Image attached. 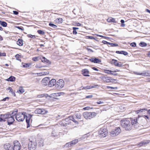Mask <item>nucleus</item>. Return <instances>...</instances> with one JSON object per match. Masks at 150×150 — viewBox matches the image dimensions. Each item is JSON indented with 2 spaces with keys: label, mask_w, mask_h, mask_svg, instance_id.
Wrapping results in <instances>:
<instances>
[{
  "label": "nucleus",
  "mask_w": 150,
  "mask_h": 150,
  "mask_svg": "<svg viewBox=\"0 0 150 150\" xmlns=\"http://www.w3.org/2000/svg\"><path fill=\"white\" fill-rule=\"evenodd\" d=\"M97 114L95 112H86L83 113V115L84 117L87 120H90L96 116Z\"/></svg>",
  "instance_id": "obj_2"
},
{
  "label": "nucleus",
  "mask_w": 150,
  "mask_h": 150,
  "mask_svg": "<svg viewBox=\"0 0 150 150\" xmlns=\"http://www.w3.org/2000/svg\"><path fill=\"white\" fill-rule=\"evenodd\" d=\"M141 120H142V119L139 116L138 118L133 120L131 122L129 120L125 119L121 121V124L122 126L127 130H130L132 129V125L134 128L139 129H141L140 128L141 126L143 124V122L141 121Z\"/></svg>",
  "instance_id": "obj_1"
},
{
  "label": "nucleus",
  "mask_w": 150,
  "mask_h": 150,
  "mask_svg": "<svg viewBox=\"0 0 150 150\" xmlns=\"http://www.w3.org/2000/svg\"><path fill=\"white\" fill-rule=\"evenodd\" d=\"M109 88H110V89H117V87H109Z\"/></svg>",
  "instance_id": "obj_63"
},
{
  "label": "nucleus",
  "mask_w": 150,
  "mask_h": 150,
  "mask_svg": "<svg viewBox=\"0 0 150 150\" xmlns=\"http://www.w3.org/2000/svg\"><path fill=\"white\" fill-rule=\"evenodd\" d=\"M76 117L78 119H81V115L80 114H77L76 115Z\"/></svg>",
  "instance_id": "obj_49"
},
{
  "label": "nucleus",
  "mask_w": 150,
  "mask_h": 150,
  "mask_svg": "<svg viewBox=\"0 0 150 150\" xmlns=\"http://www.w3.org/2000/svg\"><path fill=\"white\" fill-rule=\"evenodd\" d=\"M16 28L22 30H24L23 28L21 27H20V26H16Z\"/></svg>",
  "instance_id": "obj_50"
},
{
  "label": "nucleus",
  "mask_w": 150,
  "mask_h": 150,
  "mask_svg": "<svg viewBox=\"0 0 150 150\" xmlns=\"http://www.w3.org/2000/svg\"><path fill=\"white\" fill-rule=\"evenodd\" d=\"M13 14L16 15H17L18 13V12L16 11H13Z\"/></svg>",
  "instance_id": "obj_58"
},
{
  "label": "nucleus",
  "mask_w": 150,
  "mask_h": 150,
  "mask_svg": "<svg viewBox=\"0 0 150 150\" xmlns=\"http://www.w3.org/2000/svg\"><path fill=\"white\" fill-rule=\"evenodd\" d=\"M4 149L6 150H12V145L9 143H6L4 145Z\"/></svg>",
  "instance_id": "obj_15"
},
{
  "label": "nucleus",
  "mask_w": 150,
  "mask_h": 150,
  "mask_svg": "<svg viewBox=\"0 0 150 150\" xmlns=\"http://www.w3.org/2000/svg\"><path fill=\"white\" fill-rule=\"evenodd\" d=\"M64 122L66 124L69 125L70 124L71 122V120L69 119V117L68 118L65 119L64 121Z\"/></svg>",
  "instance_id": "obj_21"
},
{
  "label": "nucleus",
  "mask_w": 150,
  "mask_h": 150,
  "mask_svg": "<svg viewBox=\"0 0 150 150\" xmlns=\"http://www.w3.org/2000/svg\"><path fill=\"white\" fill-rule=\"evenodd\" d=\"M60 93H55L52 94L53 96H60Z\"/></svg>",
  "instance_id": "obj_43"
},
{
  "label": "nucleus",
  "mask_w": 150,
  "mask_h": 150,
  "mask_svg": "<svg viewBox=\"0 0 150 150\" xmlns=\"http://www.w3.org/2000/svg\"><path fill=\"white\" fill-rule=\"evenodd\" d=\"M98 85H95L94 86H87L85 87H84V89H89L93 88H96L97 86H98Z\"/></svg>",
  "instance_id": "obj_26"
},
{
  "label": "nucleus",
  "mask_w": 150,
  "mask_h": 150,
  "mask_svg": "<svg viewBox=\"0 0 150 150\" xmlns=\"http://www.w3.org/2000/svg\"><path fill=\"white\" fill-rule=\"evenodd\" d=\"M3 116H4L5 119L7 120L8 117L10 116V115L8 113L5 115H3Z\"/></svg>",
  "instance_id": "obj_37"
},
{
  "label": "nucleus",
  "mask_w": 150,
  "mask_h": 150,
  "mask_svg": "<svg viewBox=\"0 0 150 150\" xmlns=\"http://www.w3.org/2000/svg\"><path fill=\"white\" fill-rule=\"evenodd\" d=\"M135 74H137V75H141L142 76H147V75H146V73H138L137 72L135 73Z\"/></svg>",
  "instance_id": "obj_42"
},
{
  "label": "nucleus",
  "mask_w": 150,
  "mask_h": 150,
  "mask_svg": "<svg viewBox=\"0 0 150 150\" xmlns=\"http://www.w3.org/2000/svg\"><path fill=\"white\" fill-rule=\"evenodd\" d=\"M37 32L39 34L42 35H44L45 33V32L42 30H38Z\"/></svg>",
  "instance_id": "obj_40"
},
{
  "label": "nucleus",
  "mask_w": 150,
  "mask_h": 150,
  "mask_svg": "<svg viewBox=\"0 0 150 150\" xmlns=\"http://www.w3.org/2000/svg\"><path fill=\"white\" fill-rule=\"evenodd\" d=\"M86 39H88L96 40L95 38L93 36H86Z\"/></svg>",
  "instance_id": "obj_44"
},
{
  "label": "nucleus",
  "mask_w": 150,
  "mask_h": 150,
  "mask_svg": "<svg viewBox=\"0 0 150 150\" xmlns=\"http://www.w3.org/2000/svg\"><path fill=\"white\" fill-rule=\"evenodd\" d=\"M42 57L40 56L38 57H35L32 58V60L34 61H38L39 59H40Z\"/></svg>",
  "instance_id": "obj_30"
},
{
  "label": "nucleus",
  "mask_w": 150,
  "mask_h": 150,
  "mask_svg": "<svg viewBox=\"0 0 150 150\" xmlns=\"http://www.w3.org/2000/svg\"><path fill=\"white\" fill-rule=\"evenodd\" d=\"M56 81L55 79H52L50 81H49L48 85L49 87H51L56 85Z\"/></svg>",
  "instance_id": "obj_16"
},
{
  "label": "nucleus",
  "mask_w": 150,
  "mask_h": 150,
  "mask_svg": "<svg viewBox=\"0 0 150 150\" xmlns=\"http://www.w3.org/2000/svg\"><path fill=\"white\" fill-rule=\"evenodd\" d=\"M14 121V117H12L11 115L8 117L6 120L8 125H9L12 124Z\"/></svg>",
  "instance_id": "obj_14"
},
{
  "label": "nucleus",
  "mask_w": 150,
  "mask_h": 150,
  "mask_svg": "<svg viewBox=\"0 0 150 150\" xmlns=\"http://www.w3.org/2000/svg\"><path fill=\"white\" fill-rule=\"evenodd\" d=\"M64 80L60 79L56 83L55 87L58 89H61L64 86Z\"/></svg>",
  "instance_id": "obj_8"
},
{
  "label": "nucleus",
  "mask_w": 150,
  "mask_h": 150,
  "mask_svg": "<svg viewBox=\"0 0 150 150\" xmlns=\"http://www.w3.org/2000/svg\"><path fill=\"white\" fill-rule=\"evenodd\" d=\"M41 109H37L35 111V112L36 114H40L41 113Z\"/></svg>",
  "instance_id": "obj_34"
},
{
  "label": "nucleus",
  "mask_w": 150,
  "mask_h": 150,
  "mask_svg": "<svg viewBox=\"0 0 150 150\" xmlns=\"http://www.w3.org/2000/svg\"><path fill=\"white\" fill-rule=\"evenodd\" d=\"M139 45L140 46L142 47H146L147 45V44L146 43L144 42H141L139 44Z\"/></svg>",
  "instance_id": "obj_31"
},
{
  "label": "nucleus",
  "mask_w": 150,
  "mask_h": 150,
  "mask_svg": "<svg viewBox=\"0 0 150 150\" xmlns=\"http://www.w3.org/2000/svg\"><path fill=\"white\" fill-rule=\"evenodd\" d=\"M108 45H110L112 47H116L118 46V45L116 43H112L109 42Z\"/></svg>",
  "instance_id": "obj_36"
},
{
  "label": "nucleus",
  "mask_w": 150,
  "mask_h": 150,
  "mask_svg": "<svg viewBox=\"0 0 150 150\" xmlns=\"http://www.w3.org/2000/svg\"><path fill=\"white\" fill-rule=\"evenodd\" d=\"M36 68H42V67H45L44 66L43 67L42 66H41L40 65H36Z\"/></svg>",
  "instance_id": "obj_52"
},
{
  "label": "nucleus",
  "mask_w": 150,
  "mask_h": 150,
  "mask_svg": "<svg viewBox=\"0 0 150 150\" xmlns=\"http://www.w3.org/2000/svg\"><path fill=\"white\" fill-rule=\"evenodd\" d=\"M17 110H14L12 112V113H9V114L11 115V116L12 117H13V116L15 115H17Z\"/></svg>",
  "instance_id": "obj_29"
},
{
  "label": "nucleus",
  "mask_w": 150,
  "mask_h": 150,
  "mask_svg": "<svg viewBox=\"0 0 150 150\" xmlns=\"http://www.w3.org/2000/svg\"><path fill=\"white\" fill-rule=\"evenodd\" d=\"M121 131V130L120 127H115L110 132V135L111 137H115L119 134L120 133Z\"/></svg>",
  "instance_id": "obj_4"
},
{
  "label": "nucleus",
  "mask_w": 150,
  "mask_h": 150,
  "mask_svg": "<svg viewBox=\"0 0 150 150\" xmlns=\"http://www.w3.org/2000/svg\"><path fill=\"white\" fill-rule=\"evenodd\" d=\"M0 24L1 25H2L3 27H6L7 26V23L4 21H0Z\"/></svg>",
  "instance_id": "obj_28"
},
{
  "label": "nucleus",
  "mask_w": 150,
  "mask_h": 150,
  "mask_svg": "<svg viewBox=\"0 0 150 150\" xmlns=\"http://www.w3.org/2000/svg\"><path fill=\"white\" fill-rule=\"evenodd\" d=\"M15 80V78L13 76H11L6 79L8 81H13Z\"/></svg>",
  "instance_id": "obj_27"
},
{
  "label": "nucleus",
  "mask_w": 150,
  "mask_h": 150,
  "mask_svg": "<svg viewBox=\"0 0 150 150\" xmlns=\"http://www.w3.org/2000/svg\"><path fill=\"white\" fill-rule=\"evenodd\" d=\"M111 63L112 64L114 65L115 66L119 67H122V65L121 64V62H119L117 60L112 59L111 61Z\"/></svg>",
  "instance_id": "obj_9"
},
{
  "label": "nucleus",
  "mask_w": 150,
  "mask_h": 150,
  "mask_svg": "<svg viewBox=\"0 0 150 150\" xmlns=\"http://www.w3.org/2000/svg\"><path fill=\"white\" fill-rule=\"evenodd\" d=\"M107 21L109 22H112L114 23H117V21L115 20V18L111 17L108 18L107 19Z\"/></svg>",
  "instance_id": "obj_19"
},
{
  "label": "nucleus",
  "mask_w": 150,
  "mask_h": 150,
  "mask_svg": "<svg viewBox=\"0 0 150 150\" xmlns=\"http://www.w3.org/2000/svg\"><path fill=\"white\" fill-rule=\"evenodd\" d=\"M51 136H53L54 137H57V134L54 131H53L52 132L51 134Z\"/></svg>",
  "instance_id": "obj_46"
},
{
  "label": "nucleus",
  "mask_w": 150,
  "mask_h": 150,
  "mask_svg": "<svg viewBox=\"0 0 150 150\" xmlns=\"http://www.w3.org/2000/svg\"><path fill=\"white\" fill-rule=\"evenodd\" d=\"M27 36L29 38H35L36 36L35 35H32L31 34H28Z\"/></svg>",
  "instance_id": "obj_39"
},
{
  "label": "nucleus",
  "mask_w": 150,
  "mask_h": 150,
  "mask_svg": "<svg viewBox=\"0 0 150 150\" xmlns=\"http://www.w3.org/2000/svg\"><path fill=\"white\" fill-rule=\"evenodd\" d=\"M86 49L88 50V51H90L91 52H94V51L91 49L89 48L88 47H87L86 48Z\"/></svg>",
  "instance_id": "obj_60"
},
{
  "label": "nucleus",
  "mask_w": 150,
  "mask_h": 150,
  "mask_svg": "<svg viewBox=\"0 0 150 150\" xmlns=\"http://www.w3.org/2000/svg\"><path fill=\"white\" fill-rule=\"evenodd\" d=\"M19 55L18 54H16L15 56V57L16 58V59L18 60H19L18 59L19 57Z\"/></svg>",
  "instance_id": "obj_57"
},
{
  "label": "nucleus",
  "mask_w": 150,
  "mask_h": 150,
  "mask_svg": "<svg viewBox=\"0 0 150 150\" xmlns=\"http://www.w3.org/2000/svg\"><path fill=\"white\" fill-rule=\"evenodd\" d=\"M112 72H113V71H112L111 70H105V73H106L107 74H110Z\"/></svg>",
  "instance_id": "obj_47"
},
{
  "label": "nucleus",
  "mask_w": 150,
  "mask_h": 150,
  "mask_svg": "<svg viewBox=\"0 0 150 150\" xmlns=\"http://www.w3.org/2000/svg\"><path fill=\"white\" fill-rule=\"evenodd\" d=\"M9 97H7L6 98H3L1 100L2 101H5L7 99V100L9 99Z\"/></svg>",
  "instance_id": "obj_54"
},
{
  "label": "nucleus",
  "mask_w": 150,
  "mask_h": 150,
  "mask_svg": "<svg viewBox=\"0 0 150 150\" xmlns=\"http://www.w3.org/2000/svg\"><path fill=\"white\" fill-rule=\"evenodd\" d=\"M23 66L24 67H29V65L28 64H25L23 65Z\"/></svg>",
  "instance_id": "obj_56"
},
{
  "label": "nucleus",
  "mask_w": 150,
  "mask_h": 150,
  "mask_svg": "<svg viewBox=\"0 0 150 150\" xmlns=\"http://www.w3.org/2000/svg\"><path fill=\"white\" fill-rule=\"evenodd\" d=\"M41 56L42 57L40 59H41L42 62L44 63H48L49 62H50V61L48 60L45 57H42V56Z\"/></svg>",
  "instance_id": "obj_22"
},
{
  "label": "nucleus",
  "mask_w": 150,
  "mask_h": 150,
  "mask_svg": "<svg viewBox=\"0 0 150 150\" xmlns=\"http://www.w3.org/2000/svg\"><path fill=\"white\" fill-rule=\"evenodd\" d=\"M13 150H20L21 148L20 143L17 140L13 142V146L12 145Z\"/></svg>",
  "instance_id": "obj_6"
},
{
  "label": "nucleus",
  "mask_w": 150,
  "mask_h": 150,
  "mask_svg": "<svg viewBox=\"0 0 150 150\" xmlns=\"http://www.w3.org/2000/svg\"><path fill=\"white\" fill-rule=\"evenodd\" d=\"M82 73L83 75L84 76H90L88 74L89 73V72L88 70V69H83L82 71Z\"/></svg>",
  "instance_id": "obj_18"
},
{
  "label": "nucleus",
  "mask_w": 150,
  "mask_h": 150,
  "mask_svg": "<svg viewBox=\"0 0 150 150\" xmlns=\"http://www.w3.org/2000/svg\"><path fill=\"white\" fill-rule=\"evenodd\" d=\"M98 133L99 134L102 135L103 137H105L107 135V130L105 127H102L98 131Z\"/></svg>",
  "instance_id": "obj_7"
},
{
  "label": "nucleus",
  "mask_w": 150,
  "mask_h": 150,
  "mask_svg": "<svg viewBox=\"0 0 150 150\" xmlns=\"http://www.w3.org/2000/svg\"><path fill=\"white\" fill-rule=\"evenodd\" d=\"M6 56V54L5 52L1 53L0 52V57L2 56Z\"/></svg>",
  "instance_id": "obj_53"
},
{
  "label": "nucleus",
  "mask_w": 150,
  "mask_h": 150,
  "mask_svg": "<svg viewBox=\"0 0 150 150\" xmlns=\"http://www.w3.org/2000/svg\"><path fill=\"white\" fill-rule=\"evenodd\" d=\"M55 21L58 23H62L63 22V19L61 18H59L56 19Z\"/></svg>",
  "instance_id": "obj_33"
},
{
  "label": "nucleus",
  "mask_w": 150,
  "mask_h": 150,
  "mask_svg": "<svg viewBox=\"0 0 150 150\" xmlns=\"http://www.w3.org/2000/svg\"><path fill=\"white\" fill-rule=\"evenodd\" d=\"M19 91L20 93H23L24 92V90L23 89V88L22 87H21L19 89Z\"/></svg>",
  "instance_id": "obj_45"
},
{
  "label": "nucleus",
  "mask_w": 150,
  "mask_h": 150,
  "mask_svg": "<svg viewBox=\"0 0 150 150\" xmlns=\"http://www.w3.org/2000/svg\"><path fill=\"white\" fill-rule=\"evenodd\" d=\"M25 117V115L22 112H19L15 116L16 120L19 122L23 121Z\"/></svg>",
  "instance_id": "obj_5"
},
{
  "label": "nucleus",
  "mask_w": 150,
  "mask_h": 150,
  "mask_svg": "<svg viewBox=\"0 0 150 150\" xmlns=\"http://www.w3.org/2000/svg\"><path fill=\"white\" fill-rule=\"evenodd\" d=\"M73 33L74 34H76L77 33V32L76 31V30H73Z\"/></svg>",
  "instance_id": "obj_61"
},
{
  "label": "nucleus",
  "mask_w": 150,
  "mask_h": 150,
  "mask_svg": "<svg viewBox=\"0 0 150 150\" xmlns=\"http://www.w3.org/2000/svg\"><path fill=\"white\" fill-rule=\"evenodd\" d=\"M92 97H93V96L92 95H91L88 96H86V98H91Z\"/></svg>",
  "instance_id": "obj_59"
},
{
  "label": "nucleus",
  "mask_w": 150,
  "mask_h": 150,
  "mask_svg": "<svg viewBox=\"0 0 150 150\" xmlns=\"http://www.w3.org/2000/svg\"><path fill=\"white\" fill-rule=\"evenodd\" d=\"M143 116H144V117H143V120H145V119H149V117H148V116L147 115H144ZM139 116V117H140L142 119V120H141V122H143V124L142 125H141V127H140V128H141V129H142V128H141L142 127V126H143V125L144 124V123L143 122V118H142V116H140L139 115H138V117Z\"/></svg>",
  "instance_id": "obj_23"
},
{
  "label": "nucleus",
  "mask_w": 150,
  "mask_h": 150,
  "mask_svg": "<svg viewBox=\"0 0 150 150\" xmlns=\"http://www.w3.org/2000/svg\"><path fill=\"white\" fill-rule=\"evenodd\" d=\"M8 88V90H10L9 91V92H10L11 93H13V90L12 89L11 87H9Z\"/></svg>",
  "instance_id": "obj_51"
},
{
  "label": "nucleus",
  "mask_w": 150,
  "mask_h": 150,
  "mask_svg": "<svg viewBox=\"0 0 150 150\" xmlns=\"http://www.w3.org/2000/svg\"><path fill=\"white\" fill-rule=\"evenodd\" d=\"M116 53L117 54H123L125 56L127 55L128 54V53L127 52L124 51H116Z\"/></svg>",
  "instance_id": "obj_20"
},
{
  "label": "nucleus",
  "mask_w": 150,
  "mask_h": 150,
  "mask_svg": "<svg viewBox=\"0 0 150 150\" xmlns=\"http://www.w3.org/2000/svg\"><path fill=\"white\" fill-rule=\"evenodd\" d=\"M17 44L19 46H22L23 45V40L19 39L17 42Z\"/></svg>",
  "instance_id": "obj_25"
},
{
  "label": "nucleus",
  "mask_w": 150,
  "mask_h": 150,
  "mask_svg": "<svg viewBox=\"0 0 150 150\" xmlns=\"http://www.w3.org/2000/svg\"><path fill=\"white\" fill-rule=\"evenodd\" d=\"M69 119L71 120V122L72 121H73L74 122L76 123H78V122L75 120L73 116H69Z\"/></svg>",
  "instance_id": "obj_32"
},
{
  "label": "nucleus",
  "mask_w": 150,
  "mask_h": 150,
  "mask_svg": "<svg viewBox=\"0 0 150 150\" xmlns=\"http://www.w3.org/2000/svg\"><path fill=\"white\" fill-rule=\"evenodd\" d=\"M78 142V140L77 139H75L71 142L66 143L65 145V146L68 147H70L76 144Z\"/></svg>",
  "instance_id": "obj_11"
},
{
  "label": "nucleus",
  "mask_w": 150,
  "mask_h": 150,
  "mask_svg": "<svg viewBox=\"0 0 150 150\" xmlns=\"http://www.w3.org/2000/svg\"><path fill=\"white\" fill-rule=\"evenodd\" d=\"M50 80V79L48 77L44 78L42 80V84L45 86L47 85L49 83Z\"/></svg>",
  "instance_id": "obj_17"
},
{
  "label": "nucleus",
  "mask_w": 150,
  "mask_h": 150,
  "mask_svg": "<svg viewBox=\"0 0 150 150\" xmlns=\"http://www.w3.org/2000/svg\"><path fill=\"white\" fill-rule=\"evenodd\" d=\"M102 43L105 44H107L108 45V43H109V42H108L107 41L105 40H103L102 42Z\"/></svg>",
  "instance_id": "obj_55"
},
{
  "label": "nucleus",
  "mask_w": 150,
  "mask_h": 150,
  "mask_svg": "<svg viewBox=\"0 0 150 150\" xmlns=\"http://www.w3.org/2000/svg\"><path fill=\"white\" fill-rule=\"evenodd\" d=\"M88 60L92 62L95 63H99L101 62V60L96 57H93L90 58Z\"/></svg>",
  "instance_id": "obj_12"
},
{
  "label": "nucleus",
  "mask_w": 150,
  "mask_h": 150,
  "mask_svg": "<svg viewBox=\"0 0 150 150\" xmlns=\"http://www.w3.org/2000/svg\"><path fill=\"white\" fill-rule=\"evenodd\" d=\"M96 103L98 104H102V103H103V101H98L96 102Z\"/></svg>",
  "instance_id": "obj_64"
},
{
  "label": "nucleus",
  "mask_w": 150,
  "mask_h": 150,
  "mask_svg": "<svg viewBox=\"0 0 150 150\" xmlns=\"http://www.w3.org/2000/svg\"><path fill=\"white\" fill-rule=\"evenodd\" d=\"M92 69H93V70H96V71H98V70L95 67H92Z\"/></svg>",
  "instance_id": "obj_62"
},
{
  "label": "nucleus",
  "mask_w": 150,
  "mask_h": 150,
  "mask_svg": "<svg viewBox=\"0 0 150 150\" xmlns=\"http://www.w3.org/2000/svg\"><path fill=\"white\" fill-rule=\"evenodd\" d=\"M49 25L50 26L52 27V28H56L57 27V26L56 25L53 23H50L49 24Z\"/></svg>",
  "instance_id": "obj_41"
},
{
  "label": "nucleus",
  "mask_w": 150,
  "mask_h": 150,
  "mask_svg": "<svg viewBox=\"0 0 150 150\" xmlns=\"http://www.w3.org/2000/svg\"><path fill=\"white\" fill-rule=\"evenodd\" d=\"M41 113L40 114H44L47 113V111L45 110L44 109H41Z\"/></svg>",
  "instance_id": "obj_35"
},
{
  "label": "nucleus",
  "mask_w": 150,
  "mask_h": 150,
  "mask_svg": "<svg viewBox=\"0 0 150 150\" xmlns=\"http://www.w3.org/2000/svg\"><path fill=\"white\" fill-rule=\"evenodd\" d=\"M32 115H33L29 114H27L26 115H25V117H26V121L27 124V128H28L30 127V118L32 117Z\"/></svg>",
  "instance_id": "obj_10"
},
{
  "label": "nucleus",
  "mask_w": 150,
  "mask_h": 150,
  "mask_svg": "<svg viewBox=\"0 0 150 150\" xmlns=\"http://www.w3.org/2000/svg\"><path fill=\"white\" fill-rule=\"evenodd\" d=\"M28 144V146L29 150H35L37 146V142L35 139L30 140Z\"/></svg>",
  "instance_id": "obj_3"
},
{
  "label": "nucleus",
  "mask_w": 150,
  "mask_h": 150,
  "mask_svg": "<svg viewBox=\"0 0 150 150\" xmlns=\"http://www.w3.org/2000/svg\"><path fill=\"white\" fill-rule=\"evenodd\" d=\"M146 110H147V109L146 108H144L142 109L137 110L136 111V113L138 114L139 113L144 112H145V111Z\"/></svg>",
  "instance_id": "obj_24"
},
{
  "label": "nucleus",
  "mask_w": 150,
  "mask_h": 150,
  "mask_svg": "<svg viewBox=\"0 0 150 150\" xmlns=\"http://www.w3.org/2000/svg\"><path fill=\"white\" fill-rule=\"evenodd\" d=\"M102 79L106 83H109L111 82V80H113L114 79H112L110 77L106 76H104L102 77Z\"/></svg>",
  "instance_id": "obj_13"
},
{
  "label": "nucleus",
  "mask_w": 150,
  "mask_h": 150,
  "mask_svg": "<svg viewBox=\"0 0 150 150\" xmlns=\"http://www.w3.org/2000/svg\"><path fill=\"white\" fill-rule=\"evenodd\" d=\"M3 115H0V122L1 121H4L5 122L6 121V120H5L4 117V116H3Z\"/></svg>",
  "instance_id": "obj_38"
},
{
  "label": "nucleus",
  "mask_w": 150,
  "mask_h": 150,
  "mask_svg": "<svg viewBox=\"0 0 150 150\" xmlns=\"http://www.w3.org/2000/svg\"><path fill=\"white\" fill-rule=\"evenodd\" d=\"M130 45L132 47H135L136 46V44L134 42H132L131 44Z\"/></svg>",
  "instance_id": "obj_48"
}]
</instances>
